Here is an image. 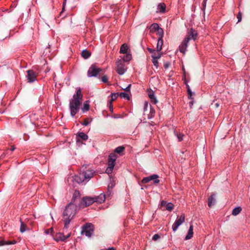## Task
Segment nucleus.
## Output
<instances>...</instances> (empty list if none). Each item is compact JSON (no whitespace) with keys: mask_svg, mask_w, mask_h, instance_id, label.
I'll return each instance as SVG.
<instances>
[{"mask_svg":"<svg viewBox=\"0 0 250 250\" xmlns=\"http://www.w3.org/2000/svg\"><path fill=\"white\" fill-rule=\"evenodd\" d=\"M119 96V93H112L110 94L109 97H111V99L109 101L110 102H113L115 101Z\"/></svg>","mask_w":250,"mask_h":250,"instance_id":"obj_31","label":"nucleus"},{"mask_svg":"<svg viewBox=\"0 0 250 250\" xmlns=\"http://www.w3.org/2000/svg\"><path fill=\"white\" fill-rule=\"evenodd\" d=\"M20 222L21 226L20 230L21 232L23 233L25 231L27 227L26 225L21 221V219H20Z\"/></svg>","mask_w":250,"mask_h":250,"instance_id":"obj_30","label":"nucleus"},{"mask_svg":"<svg viewBox=\"0 0 250 250\" xmlns=\"http://www.w3.org/2000/svg\"><path fill=\"white\" fill-rule=\"evenodd\" d=\"M207 1H203V10L204 11V12H205V8H206V4H207Z\"/></svg>","mask_w":250,"mask_h":250,"instance_id":"obj_48","label":"nucleus"},{"mask_svg":"<svg viewBox=\"0 0 250 250\" xmlns=\"http://www.w3.org/2000/svg\"><path fill=\"white\" fill-rule=\"evenodd\" d=\"M117 156L114 153H111L108 158V165L115 166V162L117 159Z\"/></svg>","mask_w":250,"mask_h":250,"instance_id":"obj_16","label":"nucleus"},{"mask_svg":"<svg viewBox=\"0 0 250 250\" xmlns=\"http://www.w3.org/2000/svg\"><path fill=\"white\" fill-rule=\"evenodd\" d=\"M166 5L164 3H160L157 5V12H159L160 13H164L166 11Z\"/></svg>","mask_w":250,"mask_h":250,"instance_id":"obj_18","label":"nucleus"},{"mask_svg":"<svg viewBox=\"0 0 250 250\" xmlns=\"http://www.w3.org/2000/svg\"><path fill=\"white\" fill-rule=\"evenodd\" d=\"M91 52L86 49L83 50L81 52V56L84 59H88L91 56Z\"/></svg>","mask_w":250,"mask_h":250,"instance_id":"obj_20","label":"nucleus"},{"mask_svg":"<svg viewBox=\"0 0 250 250\" xmlns=\"http://www.w3.org/2000/svg\"><path fill=\"white\" fill-rule=\"evenodd\" d=\"M125 149V148L124 146H119L115 148L114 152L122 155Z\"/></svg>","mask_w":250,"mask_h":250,"instance_id":"obj_28","label":"nucleus"},{"mask_svg":"<svg viewBox=\"0 0 250 250\" xmlns=\"http://www.w3.org/2000/svg\"><path fill=\"white\" fill-rule=\"evenodd\" d=\"M156 31L157 32V34L159 36V38H162L164 34L163 29L162 28L159 27V28Z\"/></svg>","mask_w":250,"mask_h":250,"instance_id":"obj_38","label":"nucleus"},{"mask_svg":"<svg viewBox=\"0 0 250 250\" xmlns=\"http://www.w3.org/2000/svg\"><path fill=\"white\" fill-rule=\"evenodd\" d=\"M167 204L166 201L163 200L161 202V206H166V205Z\"/></svg>","mask_w":250,"mask_h":250,"instance_id":"obj_51","label":"nucleus"},{"mask_svg":"<svg viewBox=\"0 0 250 250\" xmlns=\"http://www.w3.org/2000/svg\"><path fill=\"white\" fill-rule=\"evenodd\" d=\"M237 18L238 19V22H240L242 20V15L240 13H239L237 16Z\"/></svg>","mask_w":250,"mask_h":250,"instance_id":"obj_47","label":"nucleus"},{"mask_svg":"<svg viewBox=\"0 0 250 250\" xmlns=\"http://www.w3.org/2000/svg\"><path fill=\"white\" fill-rule=\"evenodd\" d=\"M116 71L120 75H123L126 71L124 62L121 59H118L116 62Z\"/></svg>","mask_w":250,"mask_h":250,"instance_id":"obj_5","label":"nucleus"},{"mask_svg":"<svg viewBox=\"0 0 250 250\" xmlns=\"http://www.w3.org/2000/svg\"><path fill=\"white\" fill-rule=\"evenodd\" d=\"M89 165H83L80 168V172L79 174L75 175L74 177V181L78 184L83 182H88L93 177L95 171L89 167Z\"/></svg>","mask_w":250,"mask_h":250,"instance_id":"obj_2","label":"nucleus"},{"mask_svg":"<svg viewBox=\"0 0 250 250\" xmlns=\"http://www.w3.org/2000/svg\"><path fill=\"white\" fill-rule=\"evenodd\" d=\"M93 198L94 199V202L102 204L105 201L106 195L104 193H102L99 195L94 197Z\"/></svg>","mask_w":250,"mask_h":250,"instance_id":"obj_14","label":"nucleus"},{"mask_svg":"<svg viewBox=\"0 0 250 250\" xmlns=\"http://www.w3.org/2000/svg\"><path fill=\"white\" fill-rule=\"evenodd\" d=\"M160 56H158L157 57H154L153 56V58L152 60V62L153 64V65L156 67V68H158L159 67V62L158 60L160 59Z\"/></svg>","mask_w":250,"mask_h":250,"instance_id":"obj_26","label":"nucleus"},{"mask_svg":"<svg viewBox=\"0 0 250 250\" xmlns=\"http://www.w3.org/2000/svg\"><path fill=\"white\" fill-rule=\"evenodd\" d=\"M27 78L29 83H33L37 81V75L33 70L27 71Z\"/></svg>","mask_w":250,"mask_h":250,"instance_id":"obj_12","label":"nucleus"},{"mask_svg":"<svg viewBox=\"0 0 250 250\" xmlns=\"http://www.w3.org/2000/svg\"><path fill=\"white\" fill-rule=\"evenodd\" d=\"M175 134L177 136L179 142L182 141L183 140V137L184 136L183 134L175 132Z\"/></svg>","mask_w":250,"mask_h":250,"instance_id":"obj_36","label":"nucleus"},{"mask_svg":"<svg viewBox=\"0 0 250 250\" xmlns=\"http://www.w3.org/2000/svg\"><path fill=\"white\" fill-rule=\"evenodd\" d=\"M148 51L151 53V57L153 58V56L157 57L160 56V58L161 57L162 53V50L163 48H147Z\"/></svg>","mask_w":250,"mask_h":250,"instance_id":"obj_11","label":"nucleus"},{"mask_svg":"<svg viewBox=\"0 0 250 250\" xmlns=\"http://www.w3.org/2000/svg\"><path fill=\"white\" fill-rule=\"evenodd\" d=\"M101 71V69L97 68L95 65H91L87 72V76L89 77H96Z\"/></svg>","mask_w":250,"mask_h":250,"instance_id":"obj_10","label":"nucleus"},{"mask_svg":"<svg viewBox=\"0 0 250 250\" xmlns=\"http://www.w3.org/2000/svg\"><path fill=\"white\" fill-rule=\"evenodd\" d=\"M90 122L89 121V119L88 118H86L84 120L82 125L84 126H87L89 124Z\"/></svg>","mask_w":250,"mask_h":250,"instance_id":"obj_41","label":"nucleus"},{"mask_svg":"<svg viewBox=\"0 0 250 250\" xmlns=\"http://www.w3.org/2000/svg\"><path fill=\"white\" fill-rule=\"evenodd\" d=\"M148 106V104L147 102H145V104H144V111H145L146 110V109H147V107Z\"/></svg>","mask_w":250,"mask_h":250,"instance_id":"obj_53","label":"nucleus"},{"mask_svg":"<svg viewBox=\"0 0 250 250\" xmlns=\"http://www.w3.org/2000/svg\"><path fill=\"white\" fill-rule=\"evenodd\" d=\"M115 186V184L113 182H111L108 185V188L112 189V188Z\"/></svg>","mask_w":250,"mask_h":250,"instance_id":"obj_45","label":"nucleus"},{"mask_svg":"<svg viewBox=\"0 0 250 250\" xmlns=\"http://www.w3.org/2000/svg\"><path fill=\"white\" fill-rule=\"evenodd\" d=\"M88 136L84 132H81L78 133L76 135V142L77 143L80 142V139L83 141H86L88 139Z\"/></svg>","mask_w":250,"mask_h":250,"instance_id":"obj_15","label":"nucleus"},{"mask_svg":"<svg viewBox=\"0 0 250 250\" xmlns=\"http://www.w3.org/2000/svg\"><path fill=\"white\" fill-rule=\"evenodd\" d=\"M125 54L126 55L122 58V61L124 62H128L132 59V55L130 53V51Z\"/></svg>","mask_w":250,"mask_h":250,"instance_id":"obj_22","label":"nucleus"},{"mask_svg":"<svg viewBox=\"0 0 250 250\" xmlns=\"http://www.w3.org/2000/svg\"><path fill=\"white\" fill-rule=\"evenodd\" d=\"M94 229L93 226L91 223H86L83 227V230L82 231V233H84L86 236L90 237L93 233Z\"/></svg>","mask_w":250,"mask_h":250,"instance_id":"obj_7","label":"nucleus"},{"mask_svg":"<svg viewBox=\"0 0 250 250\" xmlns=\"http://www.w3.org/2000/svg\"><path fill=\"white\" fill-rule=\"evenodd\" d=\"M187 92L188 94V98L189 99H192L193 98H192V96L194 93L191 91V89H188V90H187Z\"/></svg>","mask_w":250,"mask_h":250,"instance_id":"obj_42","label":"nucleus"},{"mask_svg":"<svg viewBox=\"0 0 250 250\" xmlns=\"http://www.w3.org/2000/svg\"><path fill=\"white\" fill-rule=\"evenodd\" d=\"M114 166L111 165H108V167L105 170V172L107 174H110L112 172Z\"/></svg>","mask_w":250,"mask_h":250,"instance_id":"obj_35","label":"nucleus"},{"mask_svg":"<svg viewBox=\"0 0 250 250\" xmlns=\"http://www.w3.org/2000/svg\"><path fill=\"white\" fill-rule=\"evenodd\" d=\"M155 115V109L150 105V111L149 113L147 115V119H151L153 118Z\"/></svg>","mask_w":250,"mask_h":250,"instance_id":"obj_24","label":"nucleus"},{"mask_svg":"<svg viewBox=\"0 0 250 250\" xmlns=\"http://www.w3.org/2000/svg\"><path fill=\"white\" fill-rule=\"evenodd\" d=\"M83 97L81 89L79 87L77 89L76 93L73 95L72 98L69 101V108L72 117H74L79 111L82 103Z\"/></svg>","mask_w":250,"mask_h":250,"instance_id":"obj_1","label":"nucleus"},{"mask_svg":"<svg viewBox=\"0 0 250 250\" xmlns=\"http://www.w3.org/2000/svg\"><path fill=\"white\" fill-rule=\"evenodd\" d=\"M242 210V208L240 207L235 208L232 211V214L234 216L238 215Z\"/></svg>","mask_w":250,"mask_h":250,"instance_id":"obj_29","label":"nucleus"},{"mask_svg":"<svg viewBox=\"0 0 250 250\" xmlns=\"http://www.w3.org/2000/svg\"><path fill=\"white\" fill-rule=\"evenodd\" d=\"M119 94V96H120V97L122 98H124V99H126L127 100H130V97H129V95L127 93H126L121 92Z\"/></svg>","mask_w":250,"mask_h":250,"instance_id":"obj_32","label":"nucleus"},{"mask_svg":"<svg viewBox=\"0 0 250 250\" xmlns=\"http://www.w3.org/2000/svg\"><path fill=\"white\" fill-rule=\"evenodd\" d=\"M121 47H127V45L125 44V43H124L123 44Z\"/></svg>","mask_w":250,"mask_h":250,"instance_id":"obj_57","label":"nucleus"},{"mask_svg":"<svg viewBox=\"0 0 250 250\" xmlns=\"http://www.w3.org/2000/svg\"><path fill=\"white\" fill-rule=\"evenodd\" d=\"M93 203H94L93 197L86 196L83 198L81 200L80 203L79 204V207L81 208H83L92 205Z\"/></svg>","mask_w":250,"mask_h":250,"instance_id":"obj_6","label":"nucleus"},{"mask_svg":"<svg viewBox=\"0 0 250 250\" xmlns=\"http://www.w3.org/2000/svg\"><path fill=\"white\" fill-rule=\"evenodd\" d=\"M163 45V40L162 38H158L157 40V44L156 47H162Z\"/></svg>","mask_w":250,"mask_h":250,"instance_id":"obj_40","label":"nucleus"},{"mask_svg":"<svg viewBox=\"0 0 250 250\" xmlns=\"http://www.w3.org/2000/svg\"><path fill=\"white\" fill-rule=\"evenodd\" d=\"M185 216L184 214H182L179 217H178L172 226L173 231H175L178 227L185 222Z\"/></svg>","mask_w":250,"mask_h":250,"instance_id":"obj_9","label":"nucleus"},{"mask_svg":"<svg viewBox=\"0 0 250 250\" xmlns=\"http://www.w3.org/2000/svg\"><path fill=\"white\" fill-rule=\"evenodd\" d=\"M159 176L157 174H153L149 176L144 177L142 180V183L143 184H146L150 181H153V183L155 185H157L160 183L159 180Z\"/></svg>","mask_w":250,"mask_h":250,"instance_id":"obj_8","label":"nucleus"},{"mask_svg":"<svg viewBox=\"0 0 250 250\" xmlns=\"http://www.w3.org/2000/svg\"><path fill=\"white\" fill-rule=\"evenodd\" d=\"M197 36L196 31L191 29L182 42L181 46L179 47H187L188 45H191L194 42Z\"/></svg>","mask_w":250,"mask_h":250,"instance_id":"obj_4","label":"nucleus"},{"mask_svg":"<svg viewBox=\"0 0 250 250\" xmlns=\"http://www.w3.org/2000/svg\"><path fill=\"white\" fill-rule=\"evenodd\" d=\"M80 197H81V194H80V192L78 190H76L73 193L71 202L73 203L75 201V200L77 199L80 198Z\"/></svg>","mask_w":250,"mask_h":250,"instance_id":"obj_25","label":"nucleus"},{"mask_svg":"<svg viewBox=\"0 0 250 250\" xmlns=\"http://www.w3.org/2000/svg\"><path fill=\"white\" fill-rule=\"evenodd\" d=\"M148 95L152 103H153L154 104H156L158 102L156 98L154 95V93L152 90H150V91H148Z\"/></svg>","mask_w":250,"mask_h":250,"instance_id":"obj_17","label":"nucleus"},{"mask_svg":"<svg viewBox=\"0 0 250 250\" xmlns=\"http://www.w3.org/2000/svg\"><path fill=\"white\" fill-rule=\"evenodd\" d=\"M14 149H15L14 146H12L11 148V150L13 151Z\"/></svg>","mask_w":250,"mask_h":250,"instance_id":"obj_59","label":"nucleus"},{"mask_svg":"<svg viewBox=\"0 0 250 250\" xmlns=\"http://www.w3.org/2000/svg\"><path fill=\"white\" fill-rule=\"evenodd\" d=\"M204 0V1H207V0Z\"/></svg>","mask_w":250,"mask_h":250,"instance_id":"obj_62","label":"nucleus"},{"mask_svg":"<svg viewBox=\"0 0 250 250\" xmlns=\"http://www.w3.org/2000/svg\"><path fill=\"white\" fill-rule=\"evenodd\" d=\"M129 48H120V53L126 54L130 51Z\"/></svg>","mask_w":250,"mask_h":250,"instance_id":"obj_37","label":"nucleus"},{"mask_svg":"<svg viewBox=\"0 0 250 250\" xmlns=\"http://www.w3.org/2000/svg\"><path fill=\"white\" fill-rule=\"evenodd\" d=\"M164 67H165V68H167L168 67V64H167V63L165 64H164Z\"/></svg>","mask_w":250,"mask_h":250,"instance_id":"obj_58","label":"nucleus"},{"mask_svg":"<svg viewBox=\"0 0 250 250\" xmlns=\"http://www.w3.org/2000/svg\"><path fill=\"white\" fill-rule=\"evenodd\" d=\"M71 233H69L66 235H64L63 233H58L56 234L54 239L58 242L60 241H64L67 238L70 237Z\"/></svg>","mask_w":250,"mask_h":250,"instance_id":"obj_13","label":"nucleus"},{"mask_svg":"<svg viewBox=\"0 0 250 250\" xmlns=\"http://www.w3.org/2000/svg\"><path fill=\"white\" fill-rule=\"evenodd\" d=\"M16 243V241L15 240H13V241H9V240H1L0 241V246H2L5 245H11V244H14Z\"/></svg>","mask_w":250,"mask_h":250,"instance_id":"obj_23","label":"nucleus"},{"mask_svg":"<svg viewBox=\"0 0 250 250\" xmlns=\"http://www.w3.org/2000/svg\"><path fill=\"white\" fill-rule=\"evenodd\" d=\"M214 105L217 108L219 106V104L218 103H216L215 104H214Z\"/></svg>","mask_w":250,"mask_h":250,"instance_id":"obj_56","label":"nucleus"},{"mask_svg":"<svg viewBox=\"0 0 250 250\" xmlns=\"http://www.w3.org/2000/svg\"><path fill=\"white\" fill-rule=\"evenodd\" d=\"M160 236L158 234H154L152 237V240L154 241L157 240L159 238H160Z\"/></svg>","mask_w":250,"mask_h":250,"instance_id":"obj_44","label":"nucleus"},{"mask_svg":"<svg viewBox=\"0 0 250 250\" xmlns=\"http://www.w3.org/2000/svg\"><path fill=\"white\" fill-rule=\"evenodd\" d=\"M159 27H160L158 23H154L151 24L150 26V30L154 31H156L159 28Z\"/></svg>","mask_w":250,"mask_h":250,"instance_id":"obj_34","label":"nucleus"},{"mask_svg":"<svg viewBox=\"0 0 250 250\" xmlns=\"http://www.w3.org/2000/svg\"><path fill=\"white\" fill-rule=\"evenodd\" d=\"M185 83L186 85V88L187 89V90H188V89H190V87H189V85L187 83L185 82Z\"/></svg>","mask_w":250,"mask_h":250,"instance_id":"obj_54","label":"nucleus"},{"mask_svg":"<svg viewBox=\"0 0 250 250\" xmlns=\"http://www.w3.org/2000/svg\"><path fill=\"white\" fill-rule=\"evenodd\" d=\"M121 117V115H119V114H116V115H113L111 116L112 118H119Z\"/></svg>","mask_w":250,"mask_h":250,"instance_id":"obj_52","label":"nucleus"},{"mask_svg":"<svg viewBox=\"0 0 250 250\" xmlns=\"http://www.w3.org/2000/svg\"><path fill=\"white\" fill-rule=\"evenodd\" d=\"M108 105L109 106L110 111L111 112L113 113V108L112 103L109 102V103H108Z\"/></svg>","mask_w":250,"mask_h":250,"instance_id":"obj_43","label":"nucleus"},{"mask_svg":"<svg viewBox=\"0 0 250 250\" xmlns=\"http://www.w3.org/2000/svg\"><path fill=\"white\" fill-rule=\"evenodd\" d=\"M77 212V206L72 202L67 204L63 212L62 217L64 223L63 231L67 229L71 220L75 216Z\"/></svg>","mask_w":250,"mask_h":250,"instance_id":"obj_3","label":"nucleus"},{"mask_svg":"<svg viewBox=\"0 0 250 250\" xmlns=\"http://www.w3.org/2000/svg\"><path fill=\"white\" fill-rule=\"evenodd\" d=\"M173 208L174 205L171 202L167 203L166 206V209L169 211H171L173 209Z\"/></svg>","mask_w":250,"mask_h":250,"instance_id":"obj_33","label":"nucleus"},{"mask_svg":"<svg viewBox=\"0 0 250 250\" xmlns=\"http://www.w3.org/2000/svg\"><path fill=\"white\" fill-rule=\"evenodd\" d=\"M187 48H179V51L183 53H185L186 51H187Z\"/></svg>","mask_w":250,"mask_h":250,"instance_id":"obj_50","label":"nucleus"},{"mask_svg":"<svg viewBox=\"0 0 250 250\" xmlns=\"http://www.w3.org/2000/svg\"><path fill=\"white\" fill-rule=\"evenodd\" d=\"M46 49H50V48L48 47V48H46Z\"/></svg>","mask_w":250,"mask_h":250,"instance_id":"obj_61","label":"nucleus"},{"mask_svg":"<svg viewBox=\"0 0 250 250\" xmlns=\"http://www.w3.org/2000/svg\"><path fill=\"white\" fill-rule=\"evenodd\" d=\"M215 194H212L208 199V206L209 207H211L213 205L215 204Z\"/></svg>","mask_w":250,"mask_h":250,"instance_id":"obj_19","label":"nucleus"},{"mask_svg":"<svg viewBox=\"0 0 250 250\" xmlns=\"http://www.w3.org/2000/svg\"><path fill=\"white\" fill-rule=\"evenodd\" d=\"M105 250H115V249L113 247H110L108 249H105Z\"/></svg>","mask_w":250,"mask_h":250,"instance_id":"obj_55","label":"nucleus"},{"mask_svg":"<svg viewBox=\"0 0 250 250\" xmlns=\"http://www.w3.org/2000/svg\"><path fill=\"white\" fill-rule=\"evenodd\" d=\"M112 194V190L111 189L108 188L107 189L106 193V197H111Z\"/></svg>","mask_w":250,"mask_h":250,"instance_id":"obj_39","label":"nucleus"},{"mask_svg":"<svg viewBox=\"0 0 250 250\" xmlns=\"http://www.w3.org/2000/svg\"><path fill=\"white\" fill-rule=\"evenodd\" d=\"M102 81L103 83H106L108 82V78L106 76H104L102 77Z\"/></svg>","mask_w":250,"mask_h":250,"instance_id":"obj_46","label":"nucleus"},{"mask_svg":"<svg viewBox=\"0 0 250 250\" xmlns=\"http://www.w3.org/2000/svg\"><path fill=\"white\" fill-rule=\"evenodd\" d=\"M65 3H66V0H64V2H63V6L65 4Z\"/></svg>","mask_w":250,"mask_h":250,"instance_id":"obj_60","label":"nucleus"},{"mask_svg":"<svg viewBox=\"0 0 250 250\" xmlns=\"http://www.w3.org/2000/svg\"><path fill=\"white\" fill-rule=\"evenodd\" d=\"M90 105L88 101H86L83 104V106L82 108L83 113L88 111L89 110Z\"/></svg>","mask_w":250,"mask_h":250,"instance_id":"obj_27","label":"nucleus"},{"mask_svg":"<svg viewBox=\"0 0 250 250\" xmlns=\"http://www.w3.org/2000/svg\"><path fill=\"white\" fill-rule=\"evenodd\" d=\"M131 87V84H129L126 88H124L123 89L125 90V91L129 92L130 91Z\"/></svg>","mask_w":250,"mask_h":250,"instance_id":"obj_49","label":"nucleus"},{"mask_svg":"<svg viewBox=\"0 0 250 250\" xmlns=\"http://www.w3.org/2000/svg\"><path fill=\"white\" fill-rule=\"evenodd\" d=\"M193 226L191 225L189 227V228L188 230V232L187 235L185 237L186 240H188L191 238L193 236Z\"/></svg>","mask_w":250,"mask_h":250,"instance_id":"obj_21","label":"nucleus"}]
</instances>
